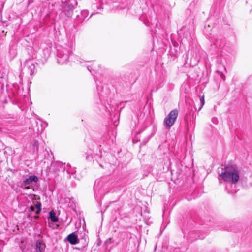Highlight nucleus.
Wrapping results in <instances>:
<instances>
[{
  "label": "nucleus",
  "instance_id": "nucleus-1",
  "mask_svg": "<svg viewBox=\"0 0 252 252\" xmlns=\"http://www.w3.org/2000/svg\"><path fill=\"white\" fill-rule=\"evenodd\" d=\"M219 174V181L222 183L221 179L225 182L236 184L239 180V171L236 165H228L224 167V171Z\"/></svg>",
  "mask_w": 252,
  "mask_h": 252
},
{
  "label": "nucleus",
  "instance_id": "nucleus-2",
  "mask_svg": "<svg viewBox=\"0 0 252 252\" xmlns=\"http://www.w3.org/2000/svg\"><path fill=\"white\" fill-rule=\"evenodd\" d=\"M66 170L68 176L67 177L66 184L72 187H75L76 183L74 180L76 178L75 176L76 170L75 168H72L70 164H67L65 167H64V171Z\"/></svg>",
  "mask_w": 252,
  "mask_h": 252
},
{
  "label": "nucleus",
  "instance_id": "nucleus-3",
  "mask_svg": "<svg viewBox=\"0 0 252 252\" xmlns=\"http://www.w3.org/2000/svg\"><path fill=\"white\" fill-rule=\"evenodd\" d=\"M179 111L175 109L171 111L164 120V125L166 129H169L175 123L178 116Z\"/></svg>",
  "mask_w": 252,
  "mask_h": 252
},
{
  "label": "nucleus",
  "instance_id": "nucleus-4",
  "mask_svg": "<svg viewBox=\"0 0 252 252\" xmlns=\"http://www.w3.org/2000/svg\"><path fill=\"white\" fill-rule=\"evenodd\" d=\"M24 69L31 75L34 74L35 72V66L33 61L31 60L26 61Z\"/></svg>",
  "mask_w": 252,
  "mask_h": 252
},
{
  "label": "nucleus",
  "instance_id": "nucleus-5",
  "mask_svg": "<svg viewBox=\"0 0 252 252\" xmlns=\"http://www.w3.org/2000/svg\"><path fill=\"white\" fill-rule=\"evenodd\" d=\"M40 122V126H38V123L36 120L34 121V124L36 125V126L33 127V130L34 132L36 133H39L40 132H42L43 130L48 126V123L46 121H42L41 119H39Z\"/></svg>",
  "mask_w": 252,
  "mask_h": 252
},
{
  "label": "nucleus",
  "instance_id": "nucleus-6",
  "mask_svg": "<svg viewBox=\"0 0 252 252\" xmlns=\"http://www.w3.org/2000/svg\"><path fill=\"white\" fill-rule=\"evenodd\" d=\"M73 8V5L70 2L68 1L65 3H64V13L68 18L72 16Z\"/></svg>",
  "mask_w": 252,
  "mask_h": 252
},
{
  "label": "nucleus",
  "instance_id": "nucleus-7",
  "mask_svg": "<svg viewBox=\"0 0 252 252\" xmlns=\"http://www.w3.org/2000/svg\"><path fill=\"white\" fill-rule=\"evenodd\" d=\"M48 214V225L50 227H51L52 224L57 222L59 220V218L57 216L55 212L53 210L49 211Z\"/></svg>",
  "mask_w": 252,
  "mask_h": 252
},
{
  "label": "nucleus",
  "instance_id": "nucleus-8",
  "mask_svg": "<svg viewBox=\"0 0 252 252\" xmlns=\"http://www.w3.org/2000/svg\"><path fill=\"white\" fill-rule=\"evenodd\" d=\"M38 177L35 175H30L28 178L23 181V183L25 185H28L33 182L36 183L38 181Z\"/></svg>",
  "mask_w": 252,
  "mask_h": 252
},
{
  "label": "nucleus",
  "instance_id": "nucleus-9",
  "mask_svg": "<svg viewBox=\"0 0 252 252\" xmlns=\"http://www.w3.org/2000/svg\"><path fill=\"white\" fill-rule=\"evenodd\" d=\"M65 241H67L72 245H75L78 243L79 240L77 236L75 234V232H73L66 238Z\"/></svg>",
  "mask_w": 252,
  "mask_h": 252
},
{
  "label": "nucleus",
  "instance_id": "nucleus-10",
  "mask_svg": "<svg viewBox=\"0 0 252 252\" xmlns=\"http://www.w3.org/2000/svg\"><path fill=\"white\" fill-rule=\"evenodd\" d=\"M45 247V244L42 241L40 240L36 241L35 247L36 252H44Z\"/></svg>",
  "mask_w": 252,
  "mask_h": 252
},
{
  "label": "nucleus",
  "instance_id": "nucleus-11",
  "mask_svg": "<svg viewBox=\"0 0 252 252\" xmlns=\"http://www.w3.org/2000/svg\"><path fill=\"white\" fill-rule=\"evenodd\" d=\"M70 208V209H73L74 207V203L70 198H64V206Z\"/></svg>",
  "mask_w": 252,
  "mask_h": 252
},
{
  "label": "nucleus",
  "instance_id": "nucleus-12",
  "mask_svg": "<svg viewBox=\"0 0 252 252\" xmlns=\"http://www.w3.org/2000/svg\"><path fill=\"white\" fill-rule=\"evenodd\" d=\"M39 148V142L37 140H34L32 143V149L33 152H37Z\"/></svg>",
  "mask_w": 252,
  "mask_h": 252
},
{
  "label": "nucleus",
  "instance_id": "nucleus-13",
  "mask_svg": "<svg viewBox=\"0 0 252 252\" xmlns=\"http://www.w3.org/2000/svg\"><path fill=\"white\" fill-rule=\"evenodd\" d=\"M36 208L35 213L37 214H39L41 212L42 204L40 202H37L35 205Z\"/></svg>",
  "mask_w": 252,
  "mask_h": 252
},
{
  "label": "nucleus",
  "instance_id": "nucleus-14",
  "mask_svg": "<svg viewBox=\"0 0 252 252\" xmlns=\"http://www.w3.org/2000/svg\"><path fill=\"white\" fill-rule=\"evenodd\" d=\"M96 64H93L92 65V66H89V65H88V66H87V68H88V69L90 72L91 71V70H93V71H95V72H97V71H98V70L96 68Z\"/></svg>",
  "mask_w": 252,
  "mask_h": 252
},
{
  "label": "nucleus",
  "instance_id": "nucleus-15",
  "mask_svg": "<svg viewBox=\"0 0 252 252\" xmlns=\"http://www.w3.org/2000/svg\"><path fill=\"white\" fill-rule=\"evenodd\" d=\"M200 101L201 106L199 108V110H198L199 111L203 107V106L204 104V103H205L204 98L203 96H201L200 97Z\"/></svg>",
  "mask_w": 252,
  "mask_h": 252
},
{
  "label": "nucleus",
  "instance_id": "nucleus-16",
  "mask_svg": "<svg viewBox=\"0 0 252 252\" xmlns=\"http://www.w3.org/2000/svg\"><path fill=\"white\" fill-rule=\"evenodd\" d=\"M57 62L59 64H62L63 63V61L62 57L58 58L57 59Z\"/></svg>",
  "mask_w": 252,
  "mask_h": 252
},
{
  "label": "nucleus",
  "instance_id": "nucleus-17",
  "mask_svg": "<svg viewBox=\"0 0 252 252\" xmlns=\"http://www.w3.org/2000/svg\"><path fill=\"white\" fill-rule=\"evenodd\" d=\"M194 60H195V63H197L199 60H200V58L197 55V53L196 52L195 53V57L194 58Z\"/></svg>",
  "mask_w": 252,
  "mask_h": 252
},
{
  "label": "nucleus",
  "instance_id": "nucleus-18",
  "mask_svg": "<svg viewBox=\"0 0 252 252\" xmlns=\"http://www.w3.org/2000/svg\"><path fill=\"white\" fill-rule=\"evenodd\" d=\"M71 220H72L71 218H70L69 219L67 216L66 217V220L67 221V225H68L70 223Z\"/></svg>",
  "mask_w": 252,
  "mask_h": 252
},
{
  "label": "nucleus",
  "instance_id": "nucleus-19",
  "mask_svg": "<svg viewBox=\"0 0 252 252\" xmlns=\"http://www.w3.org/2000/svg\"><path fill=\"white\" fill-rule=\"evenodd\" d=\"M74 36L72 37V41H71V46L72 47L73 46V40H74Z\"/></svg>",
  "mask_w": 252,
  "mask_h": 252
},
{
  "label": "nucleus",
  "instance_id": "nucleus-20",
  "mask_svg": "<svg viewBox=\"0 0 252 252\" xmlns=\"http://www.w3.org/2000/svg\"><path fill=\"white\" fill-rule=\"evenodd\" d=\"M220 73V72H219ZM220 75H221V78H223V74H222V73H220Z\"/></svg>",
  "mask_w": 252,
  "mask_h": 252
},
{
  "label": "nucleus",
  "instance_id": "nucleus-21",
  "mask_svg": "<svg viewBox=\"0 0 252 252\" xmlns=\"http://www.w3.org/2000/svg\"><path fill=\"white\" fill-rule=\"evenodd\" d=\"M152 170V168L150 167V169L149 170V172H151Z\"/></svg>",
  "mask_w": 252,
  "mask_h": 252
},
{
  "label": "nucleus",
  "instance_id": "nucleus-22",
  "mask_svg": "<svg viewBox=\"0 0 252 252\" xmlns=\"http://www.w3.org/2000/svg\"><path fill=\"white\" fill-rule=\"evenodd\" d=\"M39 218V216H38L35 217V218Z\"/></svg>",
  "mask_w": 252,
  "mask_h": 252
},
{
  "label": "nucleus",
  "instance_id": "nucleus-23",
  "mask_svg": "<svg viewBox=\"0 0 252 252\" xmlns=\"http://www.w3.org/2000/svg\"><path fill=\"white\" fill-rule=\"evenodd\" d=\"M57 226H56L55 227H53V229H54L55 228H57Z\"/></svg>",
  "mask_w": 252,
  "mask_h": 252
},
{
  "label": "nucleus",
  "instance_id": "nucleus-24",
  "mask_svg": "<svg viewBox=\"0 0 252 252\" xmlns=\"http://www.w3.org/2000/svg\"><path fill=\"white\" fill-rule=\"evenodd\" d=\"M99 1H101L102 0H99Z\"/></svg>",
  "mask_w": 252,
  "mask_h": 252
}]
</instances>
